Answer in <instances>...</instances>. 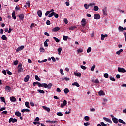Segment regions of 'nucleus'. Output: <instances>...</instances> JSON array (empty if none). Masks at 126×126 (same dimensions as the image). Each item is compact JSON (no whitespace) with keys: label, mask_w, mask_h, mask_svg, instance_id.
Segmentation results:
<instances>
[{"label":"nucleus","mask_w":126,"mask_h":126,"mask_svg":"<svg viewBox=\"0 0 126 126\" xmlns=\"http://www.w3.org/2000/svg\"><path fill=\"white\" fill-rule=\"evenodd\" d=\"M48 42H49V39H46V40L44 43V47H48Z\"/></svg>","instance_id":"25"},{"label":"nucleus","mask_w":126,"mask_h":126,"mask_svg":"<svg viewBox=\"0 0 126 126\" xmlns=\"http://www.w3.org/2000/svg\"><path fill=\"white\" fill-rule=\"evenodd\" d=\"M42 108L45 111H46L48 113L51 112V109L47 106H42Z\"/></svg>","instance_id":"4"},{"label":"nucleus","mask_w":126,"mask_h":126,"mask_svg":"<svg viewBox=\"0 0 126 126\" xmlns=\"http://www.w3.org/2000/svg\"><path fill=\"white\" fill-rule=\"evenodd\" d=\"M14 65H17V64H18V61L16 60V61H14Z\"/></svg>","instance_id":"48"},{"label":"nucleus","mask_w":126,"mask_h":126,"mask_svg":"<svg viewBox=\"0 0 126 126\" xmlns=\"http://www.w3.org/2000/svg\"><path fill=\"white\" fill-rule=\"evenodd\" d=\"M100 124L102 126H110V124H105L103 122H100Z\"/></svg>","instance_id":"38"},{"label":"nucleus","mask_w":126,"mask_h":126,"mask_svg":"<svg viewBox=\"0 0 126 126\" xmlns=\"http://www.w3.org/2000/svg\"><path fill=\"white\" fill-rule=\"evenodd\" d=\"M31 106H32V107H34V106H35V105L34 104V102H31L30 103Z\"/></svg>","instance_id":"61"},{"label":"nucleus","mask_w":126,"mask_h":126,"mask_svg":"<svg viewBox=\"0 0 126 126\" xmlns=\"http://www.w3.org/2000/svg\"><path fill=\"white\" fill-rule=\"evenodd\" d=\"M82 52H83V49L82 48H80L77 50V53H82Z\"/></svg>","instance_id":"45"},{"label":"nucleus","mask_w":126,"mask_h":126,"mask_svg":"<svg viewBox=\"0 0 126 126\" xmlns=\"http://www.w3.org/2000/svg\"><path fill=\"white\" fill-rule=\"evenodd\" d=\"M112 121L115 124H118V119H117L116 117L112 118Z\"/></svg>","instance_id":"22"},{"label":"nucleus","mask_w":126,"mask_h":126,"mask_svg":"<svg viewBox=\"0 0 126 126\" xmlns=\"http://www.w3.org/2000/svg\"><path fill=\"white\" fill-rule=\"evenodd\" d=\"M5 90H6V91H7L8 92H10V90H11V88H10V87L8 86H6L5 87Z\"/></svg>","instance_id":"16"},{"label":"nucleus","mask_w":126,"mask_h":126,"mask_svg":"<svg viewBox=\"0 0 126 126\" xmlns=\"http://www.w3.org/2000/svg\"><path fill=\"white\" fill-rule=\"evenodd\" d=\"M54 14L55 12H52L48 15V17H52V16H54Z\"/></svg>","instance_id":"44"},{"label":"nucleus","mask_w":126,"mask_h":126,"mask_svg":"<svg viewBox=\"0 0 126 126\" xmlns=\"http://www.w3.org/2000/svg\"><path fill=\"white\" fill-rule=\"evenodd\" d=\"M104 77H105V78H109V74H108V73L104 74Z\"/></svg>","instance_id":"47"},{"label":"nucleus","mask_w":126,"mask_h":126,"mask_svg":"<svg viewBox=\"0 0 126 126\" xmlns=\"http://www.w3.org/2000/svg\"><path fill=\"white\" fill-rule=\"evenodd\" d=\"M25 105L26 107H27V108H28L29 109V108H30V107L29 106V102H26L25 103Z\"/></svg>","instance_id":"40"},{"label":"nucleus","mask_w":126,"mask_h":126,"mask_svg":"<svg viewBox=\"0 0 126 126\" xmlns=\"http://www.w3.org/2000/svg\"><path fill=\"white\" fill-rule=\"evenodd\" d=\"M50 13H50V11H47L46 12V13H45V16H48V15H49V14H50Z\"/></svg>","instance_id":"62"},{"label":"nucleus","mask_w":126,"mask_h":126,"mask_svg":"<svg viewBox=\"0 0 126 126\" xmlns=\"http://www.w3.org/2000/svg\"><path fill=\"white\" fill-rule=\"evenodd\" d=\"M84 6L85 9H88V8H89V5H88L87 4H85L84 5Z\"/></svg>","instance_id":"41"},{"label":"nucleus","mask_w":126,"mask_h":126,"mask_svg":"<svg viewBox=\"0 0 126 126\" xmlns=\"http://www.w3.org/2000/svg\"><path fill=\"white\" fill-rule=\"evenodd\" d=\"M77 27L76 26H73L69 28V30H73L74 29H75Z\"/></svg>","instance_id":"31"},{"label":"nucleus","mask_w":126,"mask_h":126,"mask_svg":"<svg viewBox=\"0 0 126 126\" xmlns=\"http://www.w3.org/2000/svg\"><path fill=\"white\" fill-rule=\"evenodd\" d=\"M110 79L112 81H115L116 80L115 79L114 77H110Z\"/></svg>","instance_id":"57"},{"label":"nucleus","mask_w":126,"mask_h":126,"mask_svg":"<svg viewBox=\"0 0 126 126\" xmlns=\"http://www.w3.org/2000/svg\"><path fill=\"white\" fill-rule=\"evenodd\" d=\"M92 82H94V83H99V79H96L94 81H92Z\"/></svg>","instance_id":"43"},{"label":"nucleus","mask_w":126,"mask_h":126,"mask_svg":"<svg viewBox=\"0 0 126 126\" xmlns=\"http://www.w3.org/2000/svg\"><path fill=\"white\" fill-rule=\"evenodd\" d=\"M118 30L120 32H121V31H124V30H126V27L123 28V27L119 26L118 27Z\"/></svg>","instance_id":"9"},{"label":"nucleus","mask_w":126,"mask_h":126,"mask_svg":"<svg viewBox=\"0 0 126 126\" xmlns=\"http://www.w3.org/2000/svg\"><path fill=\"white\" fill-rule=\"evenodd\" d=\"M67 104V102L66 100H64L63 103L61 104V107L63 108L64 106H66V104Z\"/></svg>","instance_id":"8"},{"label":"nucleus","mask_w":126,"mask_h":126,"mask_svg":"<svg viewBox=\"0 0 126 126\" xmlns=\"http://www.w3.org/2000/svg\"><path fill=\"white\" fill-rule=\"evenodd\" d=\"M84 120H85V121H89V116H85V117H84Z\"/></svg>","instance_id":"51"},{"label":"nucleus","mask_w":126,"mask_h":126,"mask_svg":"<svg viewBox=\"0 0 126 126\" xmlns=\"http://www.w3.org/2000/svg\"><path fill=\"white\" fill-rule=\"evenodd\" d=\"M54 17H55L56 18H58V17H59V14L55 13V14H54Z\"/></svg>","instance_id":"56"},{"label":"nucleus","mask_w":126,"mask_h":126,"mask_svg":"<svg viewBox=\"0 0 126 126\" xmlns=\"http://www.w3.org/2000/svg\"><path fill=\"white\" fill-rule=\"evenodd\" d=\"M94 19H100L101 18V16L99 14H95L94 16Z\"/></svg>","instance_id":"3"},{"label":"nucleus","mask_w":126,"mask_h":126,"mask_svg":"<svg viewBox=\"0 0 126 126\" xmlns=\"http://www.w3.org/2000/svg\"><path fill=\"white\" fill-rule=\"evenodd\" d=\"M12 122L13 123H16L17 122V119L13 118H10L9 120V123H11Z\"/></svg>","instance_id":"5"},{"label":"nucleus","mask_w":126,"mask_h":126,"mask_svg":"<svg viewBox=\"0 0 126 126\" xmlns=\"http://www.w3.org/2000/svg\"><path fill=\"white\" fill-rule=\"evenodd\" d=\"M60 28L59 27H55L54 28H53L52 30V32H57V31H59V30H60Z\"/></svg>","instance_id":"12"},{"label":"nucleus","mask_w":126,"mask_h":126,"mask_svg":"<svg viewBox=\"0 0 126 126\" xmlns=\"http://www.w3.org/2000/svg\"><path fill=\"white\" fill-rule=\"evenodd\" d=\"M98 94L99 96H104L105 95V92L104 91L101 90L98 92Z\"/></svg>","instance_id":"14"},{"label":"nucleus","mask_w":126,"mask_h":126,"mask_svg":"<svg viewBox=\"0 0 126 126\" xmlns=\"http://www.w3.org/2000/svg\"><path fill=\"white\" fill-rule=\"evenodd\" d=\"M37 91H38V92H39V93H42V94L45 93V91H44V90H43L38 89V90H37Z\"/></svg>","instance_id":"39"},{"label":"nucleus","mask_w":126,"mask_h":126,"mask_svg":"<svg viewBox=\"0 0 126 126\" xmlns=\"http://www.w3.org/2000/svg\"><path fill=\"white\" fill-rule=\"evenodd\" d=\"M68 39V36H63V40H64V41H67Z\"/></svg>","instance_id":"34"},{"label":"nucleus","mask_w":126,"mask_h":126,"mask_svg":"<svg viewBox=\"0 0 126 126\" xmlns=\"http://www.w3.org/2000/svg\"><path fill=\"white\" fill-rule=\"evenodd\" d=\"M53 39H54V40H55V42H56V43H59L60 42V40L58 39L57 37H54Z\"/></svg>","instance_id":"36"},{"label":"nucleus","mask_w":126,"mask_h":126,"mask_svg":"<svg viewBox=\"0 0 126 126\" xmlns=\"http://www.w3.org/2000/svg\"><path fill=\"white\" fill-rule=\"evenodd\" d=\"M123 52V49H120V50L116 52L117 55H121V53Z\"/></svg>","instance_id":"35"},{"label":"nucleus","mask_w":126,"mask_h":126,"mask_svg":"<svg viewBox=\"0 0 126 126\" xmlns=\"http://www.w3.org/2000/svg\"><path fill=\"white\" fill-rule=\"evenodd\" d=\"M10 100L11 102H16V98L13 96L10 97Z\"/></svg>","instance_id":"17"},{"label":"nucleus","mask_w":126,"mask_h":126,"mask_svg":"<svg viewBox=\"0 0 126 126\" xmlns=\"http://www.w3.org/2000/svg\"><path fill=\"white\" fill-rule=\"evenodd\" d=\"M96 5V3H90L89 4V6H95Z\"/></svg>","instance_id":"50"},{"label":"nucleus","mask_w":126,"mask_h":126,"mask_svg":"<svg viewBox=\"0 0 126 126\" xmlns=\"http://www.w3.org/2000/svg\"><path fill=\"white\" fill-rule=\"evenodd\" d=\"M29 78H30V76L29 75H27L25 78H24V81L25 82H27L28 80H29Z\"/></svg>","instance_id":"15"},{"label":"nucleus","mask_w":126,"mask_h":126,"mask_svg":"<svg viewBox=\"0 0 126 126\" xmlns=\"http://www.w3.org/2000/svg\"><path fill=\"white\" fill-rule=\"evenodd\" d=\"M96 67V65H94L93 66H92V67L91 68V71H94V69H95Z\"/></svg>","instance_id":"37"},{"label":"nucleus","mask_w":126,"mask_h":126,"mask_svg":"<svg viewBox=\"0 0 126 126\" xmlns=\"http://www.w3.org/2000/svg\"><path fill=\"white\" fill-rule=\"evenodd\" d=\"M60 72L61 74H62V75H64V73H63V69H61L60 70Z\"/></svg>","instance_id":"46"},{"label":"nucleus","mask_w":126,"mask_h":126,"mask_svg":"<svg viewBox=\"0 0 126 126\" xmlns=\"http://www.w3.org/2000/svg\"><path fill=\"white\" fill-rule=\"evenodd\" d=\"M40 51L42 53H44V52H45V49L43 48H40Z\"/></svg>","instance_id":"55"},{"label":"nucleus","mask_w":126,"mask_h":126,"mask_svg":"<svg viewBox=\"0 0 126 126\" xmlns=\"http://www.w3.org/2000/svg\"><path fill=\"white\" fill-rule=\"evenodd\" d=\"M91 52V47H89L87 50V53H90Z\"/></svg>","instance_id":"52"},{"label":"nucleus","mask_w":126,"mask_h":126,"mask_svg":"<svg viewBox=\"0 0 126 126\" xmlns=\"http://www.w3.org/2000/svg\"><path fill=\"white\" fill-rule=\"evenodd\" d=\"M23 72V68L22 67V64H19L18 66V72L20 73V72Z\"/></svg>","instance_id":"2"},{"label":"nucleus","mask_w":126,"mask_h":126,"mask_svg":"<svg viewBox=\"0 0 126 126\" xmlns=\"http://www.w3.org/2000/svg\"><path fill=\"white\" fill-rule=\"evenodd\" d=\"M57 51L58 52V54L61 55V53H62V47L58 48Z\"/></svg>","instance_id":"29"},{"label":"nucleus","mask_w":126,"mask_h":126,"mask_svg":"<svg viewBox=\"0 0 126 126\" xmlns=\"http://www.w3.org/2000/svg\"><path fill=\"white\" fill-rule=\"evenodd\" d=\"M82 23H86V19L83 18L81 21Z\"/></svg>","instance_id":"53"},{"label":"nucleus","mask_w":126,"mask_h":126,"mask_svg":"<svg viewBox=\"0 0 126 126\" xmlns=\"http://www.w3.org/2000/svg\"><path fill=\"white\" fill-rule=\"evenodd\" d=\"M74 75H75V76H77L78 77H81V73H76V72H74Z\"/></svg>","instance_id":"19"},{"label":"nucleus","mask_w":126,"mask_h":126,"mask_svg":"<svg viewBox=\"0 0 126 126\" xmlns=\"http://www.w3.org/2000/svg\"><path fill=\"white\" fill-rule=\"evenodd\" d=\"M35 78L36 80H38V81H41V79H40V78H39V76H38V75H35Z\"/></svg>","instance_id":"42"},{"label":"nucleus","mask_w":126,"mask_h":126,"mask_svg":"<svg viewBox=\"0 0 126 126\" xmlns=\"http://www.w3.org/2000/svg\"><path fill=\"white\" fill-rule=\"evenodd\" d=\"M108 37V35L107 34H101V40L102 41H104L105 40V38H107Z\"/></svg>","instance_id":"11"},{"label":"nucleus","mask_w":126,"mask_h":126,"mask_svg":"<svg viewBox=\"0 0 126 126\" xmlns=\"http://www.w3.org/2000/svg\"><path fill=\"white\" fill-rule=\"evenodd\" d=\"M93 10L94 11H98L99 10V7L98 6H95L94 7Z\"/></svg>","instance_id":"21"},{"label":"nucleus","mask_w":126,"mask_h":126,"mask_svg":"<svg viewBox=\"0 0 126 126\" xmlns=\"http://www.w3.org/2000/svg\"><path fill=\"white\" fill-rule=\"evenodd\" d=\"M103 120H104V121H105L106 122H107L108 123H110V124L113 123V122L112 121V120H111V119L107 117H104Z\"/></svg>","instance_id":"6"},{"label":"nucleus","mask_w":126,"mask_h":126,"mask_svg":"<svg viewBox=\"0 0 126 126\" xmlns=\"http://www.w3.org/2000/svg\"><path fill=\"white\" fill-rule=\"evenodd\" d=\"M84 125L85 126H89V125H90V123L89 122H85L84 123Z\"/></svg>","instance_id":"59"},{"label":"nucleus","mask_w":126,"mask_h":126,"mask_svg":"<svg viewBox=\"0 0 126 126\" xmlns=\"http://www.w3.org/2000/svg\"><path fill=\"white\" fill-rule=\"evenodd\" d=\"M51 59L52 60L53 62H55L56 61V59L54 57H52Z\"/></svg>","instance_id":"64"},{"label":"nucleus","mask_w":126,"mask_h":126,"mask_svg":"<svg viewBox=\"0 0 126 126\" xmlns=\"http://www.w3.org/2000/svg\"><path fill=\"white\" fill-rule=\"evenodd\" d=\"M81 68H82V69H83L84 70H85L86 69V67L81 65Z\"/></svg>","instance_id":"58"},{"label":"nucleus","mask_w":126,"mask_h":126,"mask_svg":"<svg viewBox=\"0 0 126 126\" xmlns=\"http://www.w3.org/2000/svg\"><path fill=\"white\" fill-rule=\"evenodd\" d=\"M46 24L47 25H50L51 24V22L50 21V20H47L46 21Z\"/></svg>","instance_id":"60"},{"label":"nucleus","mask_w":126,"mask_h":126,"mask_svg":"<svg viewBox=\"0 0 126 126\" xmlns=\"http://www.w3.org/2000/svg\"><path fill=\"white\" fill-rule=\"evenodd\" d=\"M119 123H121V124H123V125H126V122H124V121L121 119H119L118 120Z\"/></svg>","instance_id":"28"},{"label":"nucleus","mask_w":126,"mask_h":126,"mask_svg":"<svg viewBox=\"0 0 126 126\" xmlns=\"http://www.w3.org/2000/svg\"><path fill=\"white\" fill-rule=\"evenodd\" d=\"M57 116H63V113H62V112H58L57 113Z\"/></svg>","instance_id":"63"},{"label":"nucleus","mask_w":126,"mask_h":126,"mask_svg":"<svg viewBox=\"0 0 126 126\" xmlns=\"http://www.w3.org/2000/svg\"><path fill=\"white\" fill-rule=\"evenodd\" d=\"M1 101L4 103L5 104H6V103L5 102V98H4V97H0Z\"/></svg>","instance_id":"32"},{"label":"nucleus","mask_w":126,"mask_h":126,"mask_svg":"<svg viewBox=\"0 0 126 126\" xmlns=\"http://www.w3.org/2000/svg\"><path fill=\"white\" fill-rule=\"evenodd\" d=\"M26 4L27 5L28 7H30V2L29 1H27Z\"/></svg>","instance_id":"54"},{"label":"nucleus","mask_w":126,"mask_h":126,"mask_svg":"<svg viewBox=\"0 0 126 126\" xmlns=\"http://www.w3.org/2000/svg\"><path fill=\"white\" fill-rule=\"evenodd\" d=\"M12 17H13V18L15 20L16 19V16H15V11L13 12Z\"/></svg>","instance_id":"30"},{"label":"nucleus","mask_w":126,"mask_h":126,"mask_svg":"<svg viewBox=\"0 0 126 126\" xmlns=\"http://www.w3.org/2000/svg\"><path fill=\"white\" fill-rule=\"evenodd\" d=\"M72 85H73V86H76L77 87H79V86H80V85H79V84L78 82H74L72 84Z\"/></svg>","instance_id":"18"},{"label":"nucleus","mask_w":126,"mask_h":126,"mask_svg":"<svg viewBox=\"0 0 126 126\" xmlns=\"http://www.w3.org/2000/svg\"><path fill=\"white\" fill-rule=\"evenodd\" d=\"M118 69L119 72H122V73L126 72V70L123 68L118 67Z\"/></svg>","instance_id":"7"},{"label":"nucleus","mask_w":126,"mask_h":126,"mask_svg":"<svg viewBox=\"0 0 126 126\" xmlns=\"http://www.w3.org/2000/svg\"><path fill=\"white\" fill-rule=\"evenodd\" d=\"M63 21L65 24H67L68 23V21L67 20V19L64 18Z\"/></svg>","instance_id":"49"},{"label":"nucleus","mask_w":126,"mask_h":126,"mask_svg":"<svg viewBox=\"0 0 126 126\" xmlns=\"http://www.w3.org/2000/svg\"><path fill=\"white\" fill-rule=\"evenodd\" d=\"M103 15H107L108 11H107V7H105L103 10H102Z\"/></svg>","instance_id":"13"},{"label":"nucleus","mask_w":126,"mask_h":126,"mask_svg":"<svg viewBox=\"0 0 126 126\" xmlns=\"http://www.w3.org/2000/svg\"><path fill=\"white\" fill-rule=\"evenodd\" d=\"M2 40H4V41H6L7 40V37H6V36L5 35H3L1 37Z\"/></svg>","instance_id":"26"},{"label":"nucleus","mask_w":126,"mask_h":126,"mask_svg":"<svg viewBox=\"0 0 126 126\" xmlns=\"http://www.w3.org/2000/svg\"><path fill=\"white\" fill-rule=\"evenodd\" d=\"M24 49V46L22 45L20 47H19L18 48L16 49V52H19V51H22Z\"/></svg>","instance_id":"10"},{"label":"nucleus","mask_w":126,"mask_h":126,"mask_svg":"<svg viewBox=\"0 0 126 126\" xmlns=\"http://www.w3.org/2000/svg\"><path fill=\"white\" fill-rule=\"evenodd\" d=\"M19 17L21 20H22V19L24 18V15L23 14H20L19 15Z\"/></svg>","instance_id":"23"},{"label":"nucleus","mask_w":126,"mask_h":126,"mask_svg":"<svg viewBox=\"0 0 126 126\" xmlns=\"http://www.w3.org/2000/svg\"><path fill=\"white\" fill-rule=\"evenodd\" d=\"M37 14L39 17H42V11L39 10L37 11Z\"/></svg>","instance_id":"27"},{"label":"nucleus","mask_w":126,"mask_h":126,"mask_svg":"<svg viewBox=\"0 0 126 126\" xmlns=\"http://www.w3.org/2000/svg\"><path fill=\"white\" fill-rule=\"evenodd\" d=\"M37 85L39 87H44V88H48V89H50L53 86V84L51 83H50L48 85L46 83H42L39 82H34L33 83V86H35V85Z\"/></svg>","instance_id":"1"},{"label":"nucleus","mask_w":126,"mask_h":126,"mask_svg":"<svg viewBox=\"0 0 126 126\" xmlns=\"http://www.w3.org/2000/svg\"><path fill=\"white\" fill-rule=\"evenodd\" d=\"M64 92L65 93V94H67V93L69 92V90H68V88H65L64 89Z\"/></svg>","instance_id":"33"},{"label":"nucleus","mask_w":126,"mask_h":126,"mask_svg":"<svg viewBox=\"0 0 126 126\" xmlns=\"http://www.w3.org/2000/svg\"><path fill=\"white\" fill-rule=\"evenodd\" d=\"M21 112L22 113H25V112H30V110L28 109H22L21 110Z\"/></svg>","instance_id":"24"},{"label":"nucleus","mask_w":126,"mask_h":126,"mask_svg":"<svg viewBox=\"0 0 126 126\" xmlns=\"http://www.w3.org/2000/svg\"><path fill=\"white\" fill-rule=\"evenodd\" d=\"M15 114L16 116H17V117H21V114L20 113V112H19V111H16L15 113Z\"/></svg>","instance_id":"20"}]
</instances>
